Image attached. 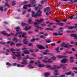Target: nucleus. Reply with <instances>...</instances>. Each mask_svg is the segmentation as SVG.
<instances>
[{
    "label": "nucleus",
    "mask_w": 77,
    "mask_h": 77,
    "mask_svg": "<svg viewBox=\"0 0 77 77\" xmlns=\"http://www.w3.org/2000/svg\"><path fill=\"white\" fill-rule=\"evenodd\" d=\"M35 20L37 22L34 23V25H38L39 24H41L42 22L44 21V19H40V20Z\"/></svg>",
    "instance_id": "1"
},
{
    "label": "nucleus",
    "mask_w": 77,
    "mask_h": 77,
    "mask_svg": "<svg viewBox=\"0 0 77 77\" xmlns=\"http://www.w3.org/2000/svg\"><path fill=\"white\" fill-rule=\"evenodd\" d=\"M42 13L40 10H39L37 11V13H36V14L35 15V16L34 17H36L37 16L38 17H41L42 16Z\"/></svg>",
    "instance_id": "2"
},
{
    "label": "nucleus",
    "mask_w": 77,
    "mask_h": 77,
    "mask_svg": "<svg viewBox=\"0 0 77 77\" xmlns=\"http://www.w3.org/2000/svg\"><path fill=\"white\" fill-rule=\"evenodd\" d=\"M38 64V67H40V68H42V67H44L45 66V65L43 64H41V62L40 61H38L37 62H36L35 63V65H36V64Z\"/></svg>",
    "instance_id": "3"
},
{
    "label": "nucleus",
    "mask_w": 77,
    "mask_h": 77,
    "mask_svg": "<svg viewBox=\"0 0 77 77\" xmlns=\"http://www.w3.org/2000/svg\"><path fill=\"white\" fill-rule=\"evenodd\" d=\"M1 33L5 35V36H10L11 35H13V33H11V34H8V33H6V32L5 31H3L1 32Z\"/></svg>",
    "instance_id": "4"
},
{
    "label": "nucleus",
    "mask_w": 77,
    "mask_h": 77,
    "mask_svg": "<svg viewBox=\"0 0 77 77\" xmlns=\"http://www.w3.org/2000/svg\"><path fill=\"white\" fill-rule=\"evenodd\" d=\"M28 59V56H27V58L23 59V62L21 63L22 64H26V65L27 64V61L26 60V59Z\"/></svg>",
    "instance_id": "5"
},
{
    "label": "nucleus",
    "mask_w": 77,
    "mask_h": 77,
    "mask_svg": "<svg viewBox=\"0 0 77 77\" xmlns=\"http://www.w3.org/2000/svg\"><path fill=\"white\" fill-rule=\"evenodd\" d=\"M50 11V8L49 7H48L45 8L44 9V12H48Z\"/></svg>",
    "instance_id": "6"
},
{
    "label": "nucleus",
    "mask_w": 77,
    "mask_h": 77,
    "mask_svg": "<svg viewBox=\"0 0 77 77\" xmlns=\"http://www.w3.org/2000/svg\"><path fill=\"white\" fill-rule=\"evenodd\" d=\"M27 49L23 48L22 49V50H25L23 51L24 53L26 54H29V51L28 50H27Z\"/></svg>",
    "instance_id": "7"
},
{
    "label": "nucleus",
    "mask_w": 77,
    "mask_h": 77,
    "mask_svg": "<svg viewBox=\"0 0 77 77\" xmlns=\"http://www.w3.org/2000/svg\"><path fill=\"white\" fill-rule=\"evenodd\" d=\"M32 28V26H25V28L23 29L24 30H26L27 31V30H30Z\"/></svg>",
    "instance_id": "8"
},
{
    "label": "nucleus",
    "mask_w": 77,
    "mask_h": 77,
    "mask_svg": "<svg viewBox=\"0 0 77 77\" xmlns=\"http://www.w3.org/2000/svg\"><path fill=\"white\" fill-rule=\"evenodd\" d=\"M36 46L39 49H45V47H43L42 45H36Z\"/></svg>",
    "instance_id": "9"
},
{
    "label": "nucleus",
    "mask_w": 77,
    "mask_h": 77,
    "mask_svg": "<svg viewBox=\"0 0 77 77\" xmlns=\"http://www.w3.org/2000/svg\"><path fill=\"white\" fill-rule=\"evenodd\" d=\"M48 61H46L45 60H43L42 61L43 62H44L45 63H49L50 62H52L53 61L51 60L50 59H48Z\"/></svg>",
    "instance_id": "10"
},
{
    "label": "nucleus",
    "mask_w": 77,
    "mask_h": 77,
    "mask_svg": "<svg viewBox=\"0 0 77 77\" xmlns=\"http://www.w3.org/2000/svg\"><path fill=\"white\" fill-rule=\"evenodd\" d=\"M14 53H15V56H16V57H19L21 55V53L18 52H14Z\"/></svg>",
    "instance_id": "11"
},
{
    "label": "nucleus",
    "mask_w": 77,
    "mask_h": 77,
    "mask_svg": "<svg viewBox=\"0 0 77 77\" xmlns=\"http://www.w3.org/2000/svg\"><path fill=\"white\" fill-rule=\"evenodd\" d=\"M62 47H65L66 48H68V46L65 43H63L62 45H61Z\"/></svg>",
    "instance_id": "12"
},
{
    "label": "nucleus",
    "mask_w": 77,
    "mask_h": 77,
    "mask_svg": "<svg viewBox=\"0 0 77 77\" xmlns=\"http://www.w3.org/2000/svg\"><path fill=\"white\" fill-rule=\"evenodd\" d=\"M68 60V59H64L61 60V62H62V63H65Z\"/></svg>",
    "instance_id": "13"
},
{
    "label": "nucleus",
    "mask_w": 77,
    "mask_h": 77,
    "mask_svg": "<svg viewBox=\"0 0 77 77\" xmlns=\"http://www.w3.org/2000/svg\"><path fill=\"white\" fill-rule=\"evenodd\" d=\"M15 41V43H17L18 41V39H17V38L16 37H15L14 38V39H13V41Z\"/></svg>",
    "instance_id": "14"
},
{
    "label": "nucleus",
    "mask_w": 77,
    "mask_h": 77,
    "mask_svg": "<svg viewBox=\"0 0 77 77\" xmlns=\"http://www.w3.org/2000/svg\"><path fill=\"white\" fill-rule=\"evenodd\" d=\"M60 66H54V68H52V69H56L57 68H60Z\"/></svg>",
    "instance_id": "15"
},
{
    "label": "nucleus",
    "mask_w": 77,
    "mask_h": 77,
    "mask_svg": "<svg viewBox=\"0 0 77 77\" xmlns=\"http://www.w3.org/2000/svg\"><path fill=\"white\" fill-rule=\"evenodd\" d=\"M15 52H13L12 56H13V58L14 59H16V57L15 56Z\"/></svg>",
    "instance_id": "16"
},
{
    "label": "nucleus",
    "mask_w": 77,
    "mask_h": 77,
    "mask_svg": "<svg viewBox=\"0 0 77 77\" xmlns=\"http://www.w3.org/2000/svg\"><path fill=\"white\" fill-rule=\"evenodd\" d=\"M50 74H51L50 73H48V72L45 73V77H48V76H49V75H50Z\"/></svg>",
    "instance_id": "17"
},
{
    "label": "nucleus",
    "mask_w": 77,
    "mask_h": 77,
    "mask_svg": "<svg viewBox=\"0 0 77 77\" xmlns=\"http://www.w3.org/2000/svg\"><path fill=\"white\" fill-rule=\"evenodd\" d=\"M66 27H67L68 29H74V27L73 26H68L67 25H66Z\"/></svg>",
    "instance_id": "18"
},
{
    "label": "nucleus",
    "mask_w": 77,
    "mask_h": 77,
    "mask_svg": "<svg viewBox=\"0 0 77 77\" xmlns=\"http://www.w3.org/2000/svg\"><path fill=\"white\" fill-rule=\"evenodd\" d=\"M28 42V41H27V39H24L23 40V43L26 45V44H27Z\"/></svg>",
    "instance_id": "19"
},
{
    "label": "nucleus",
    "mask_w": 77,
    "mask_h": 77,
    "mask_svg": "<svg viewBox=\"0 0 77 77\" xmlns=\"http://www.w3.org/2000/svg\"><path fill=\"white\" fill-rule=\"evenodd\" d=\"M22 45V43H17L16 44V47H20V46H21Z\"/></svg>",
    "instance_id": "20"
},
{
    "label": "nucleus",
    "mask_w": 77,
    "mask_h": 77,
    "mask_svg": "<svg viewBox=\"0 0 77 77\" xmlns=\"http://www.w3.org/2000/svg\"><path fill=\"white\" fill-rule=\"evenodd\" d=\"M28 22L29 24H33V21H32V20L31 19L28 20Z\"/></svg>",
    "instance_id": "21"
},
{
    "label": "nucleus",
    "mask_w": 77,
    "mask_h": 77,
    "mask_svg": "<svg viewBox=\"0 0 77 77\" xmlns=\"http://www.w3.org/2000/svg\"><path fill=\"white\" fill-rule=\"evenodd\" d=\"M45 30H50V31H53V30H54L53 29L51 28H46L45 29Z\"/></svg>",
    "instance_id": "22"
},
{
    "label": "nucleus",
    "mask_w": 77,
    "mask_h": 77,
    "mask_svg": "<svg viewBox=\"0 0 77 77\" xmlns=\"http://www.w3.org/2000/svg\"><path fill=\"white\" fill-rule=\"evenodd\" d=\"M74 59V57H71L70 58V61L71 62H73L74 60L72 59Z\"/></svg>",
    "instance_id": "23"
},
{
    "label": "nucleus",
    "mask_w": 77,
    "mask_h": 77,
    "mask_svg": "<svg viewBox=\"0 0 77 77\" xmlns=\"http://www.w3.org/2000/svg\"><path fill=\"white\" fill-rule=\"evenodd\" d=\"M60 67H63V69H65L66 67H65V65H62V64H61L60 65Z\"/></svg>",
    "instance_id": "24"
},
{
    "label": "nucleus",
    "mask_w": 77,
    "mask_h": 77,
    "mask_svg": "<svg viewBox=\"0 0 77 77\" xmlns=\"http://www.w3.org/2000/svg\"><path fill=\"white\" fill-rule=\"evenodd\" d=\"M54 74L55 75H58L59 74L57 73V69H56L54 72Z\"/></svg>",
    "instance_id": "25"
},
{
    "label": "nucleus",
    "mask_w": 77,
    "mask_h": 77,
    "mask_svg": "<svg viewBox=\"0 0 77 77\" xmlns=\"http://www.w3.org/2000/svg\"><path fill=\"white\" fill-rule=\"evenodd\" d=\"M66 53H68V54H72V52L67 51L66 52V53L64 54H66Z\"/></svg>",
    "instance_id": "26"
},
{
    "label": "nucleus",
    "mask_w": 77,
    "mask_h": 77,
    "mask_svg": "<svg viewBox=\"0 0 77 77\" xmlns=\"http://www.w3.org/2000/svg\"><path fill=\"white\" fill-rule=\"evenodd\" d=\"M21 25L23 27L24 26H27V24L25 23L22 22Z\"/></svg>",
    "instance_id": "27"
},
{
    "label": "nucleus",
    "mask_w": 77,
    "mask_h": 77,
    "mask_svg": "<svg viewBox=\"0 0 77 77\" xmlns=\"http://www.w3.org/2000/svg\"><path fill=\"white\" fill-rule=\"evenodd\" d=\"M18 34H21V35L23 34V32H19L18 33H17L14 36H17L18 35Z\"/></svg>",
    "instance_id": "28"
},
{
    "label": "nucleus",
    "mask_w": 77,
    "mask_h": 77,
    "mask_svg": "<svg viewBox=\"0 0 77 77\" xmlns=\"http://www.w3.org/2000/svg\"><path fill=\"white\" fill-rule=\"evenodd\" d=\"M15 45V43L13 42H12L10 43V46L11 47L12 46H14Z\"/></svg>",
    "instance_id": "29"
},
{
    "label": "nucleus",
    "mask_w": 77,
    "mask_h": 77,
    "mask_svg": "<svg viewBox=\"0 0 77 77\" xmlns=\"http://www.w3.org/2000/svg\"><path fill=\"white\" fill-rule=\"evenodd\" d=\"M46 68H50V69H53L52 68H54V67H51V66L49 65L47 66Z\"/></svg>",
    "instance_id": "30"
},
{
    "label": "nucleus",
    "mask_w": 77,
    "mask_h": 77,
    "mask_svg": "<svg viewBox=\"0 0 77 77\" xmlns=\"http://www.w3.org/2000/svg\"><path fill=\"white\" fill-rule=\"evenodd\" d=\"M5 6H7V8H10V6L8 5V2H5Z\"/></svg>",
    "instance_id": "31"
},
{
    "label": "nucleus",
    "mask_w": 77,
    "mask_h": 77,
    "mask_svg": "<svg viewBox=\"0 0 77 77\" xmlns=\"http://www.w3.org/2000/svg\"><path fill=\"white\" fill-rule=\"evenodd\" d=\"M46 43H50L51 42V40L50 39H48L46 41Z\"/></svg>",
    "instance_id": "32"
},
{
    "label": "nucleus",
    "mask_w": 77,
    "mask_h": 77,
    "mask_svg": "<svg viewBox=\"0 0 77 77\" xmlns=\"http://www.w3.org/2000/svg\"><path fill=\"white\" fill-rule=\"evenodd\" d=\"M32 17H34V16H35V15H34V14H35V12L34 11H32Z\"/></svg>",
    "instance_id": "33"
},
{
    "label": "nucleus",
    "mask_w": 77,
    "mask_h": 77,
    "mask_svg": "<svg viewBox=\"0 0 77 77\" xmlns=\"http://www.w3.org/2000/svg\"><path fill=\"white\" fill-rule=\"evenodd\" d=\"M38 6H39V8L40 9L42 8V5L41 4H39Z\"/></svg>",
    "instance_id": "34"
},
{
    "label": "nucleus",
    "mask_w": 77,
    "mask_h": 77,
    "mask_svg": "<svg viewBox=\"0 0 77 77\" xmlns=\"http://www.w3.org/2000/svg\"><path fill=\"white\" fill-rule=\"evenodd\" d=\"M56 51L57 53H59L60 51H59V47H58L56 48Z\"/></svg>",
    "instance_id": "35"
},
{
    "label": "nucleus",
    "mask_w": 77,
    "mask_h": 77,
    "mask_svg": "<svg viewBox=\"0 0 77 77\" xmlns=\"http://www.w3.org/2000/svg\"><path fill=\"white\" fill-rule=\"evenodd\" d=\"M65 74H66V75H70V74H71V72L70 71L66 73Z\"/></svg>",
    "instance_id": "36"
},
{
    "label": "nucleus",
    "mask_w": 77,
    "mask_h": 77,
    "mask_svg": "<svg viewBox=\"0 0 77 77\" xmlns=\"http://www.w3.org/2000/svg\"><path fill=\"white\" fill-rule=\"evenodd\" d=\"M27 8V5H25L23 7V8L24 9H26Z\"/></svg>",
    "instance_id": "37"
},
{
    "label": "nucleus",
    "mask_w": 77,
    "mask_h": 77,
    "mask_svg": "<svg viewBox=\"0 0 77 77\" xmlns=\"http://www.w3.org/2000/svg\"><path fill=\"white\" fill-rule=\"evenodd\" d=\"M10 51H15V50L14 48H11L10 49Z\"/></svg>",
    "instance_id": "38"
},
{
    "label": "nucleus",
    "mask_w": 77,
    "mask_h": 77,
    "mask_svg": "<svg viewBox=\"0 0 77 77\" xmlns=\"http://www.w3.org/2000/svg\"><path fill=\"white\" fill-rule=\"evenodd\" d=\"M0 11H3V7L2 6H0Z\"/></svg>",
    "instance_id": "39"
},
{
    "label": "nucleus",
    "mask_w": 77,
    "mask_h": 77,
    "mask_svg": "<svg viewBox=\"0 0 77 77\" xmlns=\"http://www.w3.org/2000/svg\"><path fill=\"white\" fill-rule=\"evenodd\" d=\"M26 35V33L25 32L23 33V34L22 35L21 37L22 38H24V35Z\"/></svg>",
    "instance_id": "40"
},
{
    "label": "nucleus",
    "mask_w": 77,
    "mask_h": 77,
    "mask_svg": "<svg viewBox=\"0 0 77 77\" xmlns=\"http://www.w3.org/2000/svg\"><path fill=\"white\" fill-rule=\"evenodd\" d=\"M6 65H9V66H11L12 65V64H10V63L9 62H8L6 63Z\"/></svg>",
    "instance_id": "41"
},
{
    "label": "nucleus",
    "mask_w": 77,
    "mask_h": 77,
    "mask_svg": "<svg viewBox=\"0 0 77 77\" xmlns=\"http://www.w3.org/2000/svg\"><path fill=\"white\" fill-rule=\"evenodd\" d=\"M40 38H43V39H45V38H46V37H45L42 35L40 36Z\"/></svg>",
    "instance_id": "42"
},
{
    "label": "nucleus",
    "mask_w": 77,
    "mask_h": 77,
    "mask_svg": "<svg viewBox=\"0 0 77 77\" xmlns=\"http://www.w3.org/2000/svg\"><path fill=\"white\" fill-rule=\"evenodd\" d=\"M53 35H54V36H57V35H58V34L54 33H53Z\"/></svg>",
    "instance_id": "43"
},
{
    "label": "nucleus",
    "mask_w": 77,
    "mask_h": 77,
    "mask_svg": "<svg viewBox=\"0 0 77 77\" xmlns=\"http://www.w3.org/2000/svg\"><path fill=\"white\" fill-rule=\"evenodd\" d=\"M29 51H31V52H34V51H35V50L34 49H30Z\"/></svg>",
    "instance_id": "44"
},
{
    "label": "nucleus",
    "mask_w": 77,
    "mask_h": 77,
    "mask_svg": "<svg viewBox=\"0 0 77 77\" xmlns=\"http://www.w3.org/2000/svg\"><path fill=\"white\" fill-rule=\"evenodd\" d=\"M58 58H62L63 57V56L61 55H59L57 56Z\"/></svg>",
    "instance_id": "45"
},
{
    "label": "nucleus",
    "mask_w": 77,
    "mask_h": 77,
    "mask_svg": "<svg viewBox=\"0 0 77 77\" xmlns=\"http://www.w3.org/2000/svg\"><path fill=\"white\" fill-rule=\"evenodd\" d=\"M51 59L53 60H55V59H56V57H52L51 58Z\"/></svg>",
    "instance_id": "46"
},
{
    "label": "nucleus",
    "mask_w": 77,
    "mask_h": 77,
    "mask_svg": "<svg viewBox=\"0 0 77 77\" xmlns=\"http://www.w3.org/2000/svg\"><path fill=\"white\" fill-rule=\"evenodd\" d=\"M38 8L39 7H35V11H37V10H38Z\"/></svg>",
    "instance_id": "47"
},
{
    "label": "nucleus",
    "mask_w": 77,
    "mask_h": 77,
    "mask_svg": "<svg viewBox=\"0 0 77 77\" xmlns=\"http://www.w3.org/2000/svg\"><path fill=\"white\" fill-rule=\"evenodd\" d=\"M50 14V12L48 13L47 12H46V14L47 16H48V15H49V14Z\"/></svg>",
    "instance_id": "48"
},
{
    "label": "nucleus",
    "mask_w": 77,
    "mask_h": 77,
    "mask_svg": "<svg viewBox=\"0 0 77 77\" xmlns=\"http://www.w3.org/2000/svg\"><path fill=\"white\" fill-rule=\"evenodd\" d=\"M59 25L61 26H63V23H59Z\"/></svg>",
    "instance_id": "49"
},
{
    "label": "nucleus",
    "mask_w": 77,
    "mask_h": 77,
    "mask_svg": "<svg viewBox=\"0 0 77 77\" xmlns=\"http://www.w3.org/2000/svg\"><path fill=\"white\" fill-rule=\"evenodd\" d=\"M69 20H72L73 19V16H71L69 17Z\"/></svg>",
    "instance_id": "50"
},
{
    "label": "nucleus",
    "mask_w": 77,
    "mask_h": 77,
    "mask_svg": "<svg viewBox=\"0 0 77 77\" xmlns=\"http://www.w3.org/2000/svg\"><path fill=\"white\" fill-rule=\"evenodd\" d=\"M5 43H2V42L0 41V44H2V45H4V44H5Z\"/></svg>",
    "instance_id": "51"
},
{
    "label": "nucleus",
    "mask_w": 77,
    "mask_h": 77,
    "mask_svg": "<svg viewBox=\"0 0 77 77\" xmlns=\"http://www.w3.org/2000/svg\"><path fill=\"white\" fill-rule=\"evenodd\" d=\"M48 54L49 55V56H53V55H54L53 54H51L50 53H48Z\"/></svg>",
    "instance_id": "52"
},
{
    "label": "nucleus",
    "mask_w": 77,
    "mask_h": 77,
    "mask_svg": "<svg viewBox=\"0 0 77 77\" xmlns=\"http://www.w3.org/2000/svg\"><path fill=\"white\" fill-rule=\"evenodd\" d=\"M35 41V38H33L31 40V42H34V41Z\"/></svg>",
    "instance_id": "53"
},
{
    "label": "nucleus",
    "mask_w": 77,
    "mask_h": 77,
    "mask_svg": "<svg viewBox=\"0 0 77 77\" xmlns=\"http://www.w3.org/2000/svg\"><path fill=\"white\" fill-rule=\"evenodd\" d=\"M46 26L45 24H41V26H42V27H44V26Z\"/></svg>",
    "instance_id": "54"
},
{
    "label": "nucleus",
    "mask_w": 77,
    "mask_h": 77,
    "mask_svg": "<svg viewBox=\"0 0 77 77\" xmlns=\"http://www.w3.org/2000/svg\"><path fill=\"white\" fill-rule=\"evenodd\" d=\"M36 3V2L35 1L31 2V3H32V5H34V4H35Z\"/></svg>",
    "instance_id": "55"
},
{
    "label": "nucleus",
    "mask_w": 77,
    "mask_h": 77,
    "mask_svg": "<svg viewBox=\"0 0 77 77\" xmlns=\"http://www.w3.org/2000/svg\"><path fill=\"white\" fill-rule=\"evenodd\" d=\"M28 46H33V45L32 43H29L28 44Z\"/></svg>",
    "instance_id": "56"
},
{
    "label": "nucleus",
    "mask_w": 77,
    "mask_h": 77,
    "mask_svg": "<svg viewBox=\"0 0 77 77\" xmlns=\"http://www.w3.org/2000/svg\"><path fill=\"white\" fill-rule=\"evenodd\" d=\"M26 13V11H23V12L22 13L23 15H24Z\"/></svg>",
    "instance_id": "57"
},
{
    "label": "nucleus",
    "mask_w": 77,
    "mask_h": 77,
    "mask_svg": "<svg viewBox=\"0 0 77 77\" xmlns=\"http://www.w3.org/2000/svg\"><path fill=\"white\" fill-rule=\"evenodd\" d=\"M16 5V3H13L12 4V5L13 6H15Z\"/></svg>",
    "instance_id": "58"
},
{
    "label": "nucleus",
    "mask_w": 77,
    "mask_h": 77,
    "mask_svg": "<svg viewBox=\"0 0 77 77\" xmlns=\"http://www.w3.org/2000/svg\"><path fill=\"white\" fill-rule=\"evenodd\" d=\"M40 38H35V41H39V40Z\"/></svg>",
    "instance_id": "59"
},
{
    "label": "nucleus",
    "mask_w": 77,
    "mask_h": 77,
    "mask_svg": "<svg viewBox=\"0 0 77 77\" xmlns=\"http://www.w3.org/2000/svg\"><path fill=\"white\" fill-rule=\"evenodd\" d=\"M43 54H44L45 55H47V54H48V53H47L46 52H43Z\"/></svg>",
    "instance_id": "60"
},
{
    "label": "nucleus",
    "mask_w": 77,
    "mask_h": 77,
    "mask_svg": "<svg viewBox=\"0 0 77 77\" xmlns=\"http://www.w3.org/2000/svg\"><path fill=\"white\" fill-rule=\"evenodd\" d=\"M56 44H55L54 43H53L51 44V45H52V46H54V45H55Z\"/></svg>",
    "instance_id": "61"
},
{
    "label": "nucleus",
    "mask_w": 77,
    "mask_h": 77,
    "mask_svg": "<svg viewBox=\"0 0 77 77\" xmlns=\"http://www.w3.org/2000/svg\"><path fill=\"white\" fill-rule=\"evenodd\" d=\"M35 27H36L37 29H39V26H35Z\"/></svg>",
    "instance_id": "62"
},
{
    "label": "nucleus",
    "mask_w": 77,
    "mask_h": 77,
    "mask_svg": "<svg viewBox=\"0 0 77 77\" xmlns=\"http://www.w3.org/2000/svg\"><path fill=\"white\" fill-rule=\"evenodd\" d=\"M63 58H68V57L66 56H63Z\"/></svg>",
    "instance_id": "63"
},
{
    "label": "nucleus",
    "mask_w": 77,
    "mask_h": 77,
    "mask_svg": "<svg viewBox=\"0 0 77 77\" xmlns=\"http://www.w3.org/2000/svg\"><path fill=\"white\" fill-rule=\"evenodd\" d=\"M73 69H75V70H77V67L76 68H74L73 67L72 68Z\"/></svg>",
    "instance_id": "64"
}]
</instances>
